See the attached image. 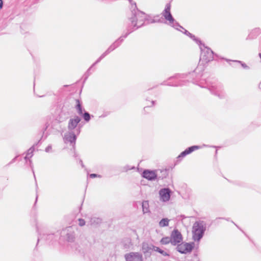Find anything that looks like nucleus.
<instances>
[{
	"instance_id": "obj_51",
	"label": "nucleus",
	"mask_w": 261,
	"mask_h": 261,
	"mask_svg": "<svg viewBox=\"0 0 261 261\" xmlns=\"http://www.w3.org/2000/svg\"><path fill=\"white\" fill-rule=\"evenodd\" d=\"M84 82L88 79V77H89V75H88L87 74H86V73H85L84 74Z\"/></svg>"
},
{
	"instance_id": "obj_21",
	"label": "nucleus",
	"mask_w": 261,
	"mask_h": 261,
	"mask_svg": "<svg viewBox=\"0 0 261 261\" xmlns=\"http://www.w3.org/2000/svg\"><path fill=\"white\" fill-rule=\"evenodd\" d=\"M122 245L124 249H128L133 246L132 240L130 238H125L122 241Z\"/></svg>"
},
{
	"instance_id": "obj_50",
	"label": "nucleus",
	"mask_w": 261,
	"mask_h": 261,
	"mask_svg": "<svg viewBox=\"0 0 261 261\" xmlns=\"http://www.w3.org/2000/svg\"><path fill=\"white\" fill-rule=\"evenodd\" d=\"M108 114H109V113H104V114H102L99 117L104 118V117H106L107 116H108Z\"/></svg>"
},
{
	"instance_id": "obj_35",
	"label": "nucleus",
	"mask_w": 261,
	"mask_h": 261,
	"mask_svg": "<svg viewBox=\"0 0 261 261\" xmlns=\"http://www.w3.org/2000/svg\"><path fill=\"white\" fill-rule=\"evenodd\" d=\"M189 154V153H188V152H187L186 149H185L184 151H182V152H181L180 153V154L178 156L177 158L178 159L183 158H184L185 156H186L187 155H188Z\"/></svg>"
},
{
	"instance_id": "obj_7",
	"label": "nucleus",
	"mask_w": 261,
	"mask_h": 261,
	"mask_svg": "<svg viewBox=\"0 0 261 261\" xmlns=\"http://www.w3.org/2000/svg\"><path fill=\"white\" fill-rule=\"evenodd\" d=\"M81 121V118L78 116H75L74 118H70L68 123V130L74 132L76 134H80L82 126L79 123Z\"/></svg>"
},
{
	"instance_id": "obj_59",
	"label": "nucleus",
	"mask_w": 261,
	"mask_h": 261,
	"mask_svg": "<svg viewBox=\"0 0 261 261\" xmlns=\"http://www.w3.org/2000/svg\"><path fill=\"white\" fill-rule=\"evenodd\" d=\"M241 231H242L243 233H244V231L243 230H241Z\"/></svg>"
},
{
	"instance_id": "obj_41",
	"label": "nucleus",
	"mask_w": 261,
	"mask_h": 261,
	"mask_svg": "<svg viewBox=\"0 0 261 261\" xmlns=\"http://www.w3.org/2000/svg\"><path fill=\"white\" fill-rule=\"evenodd\" d=\"M158 252L164 256H169L170 255L168 253L162 249H161Z\"/></svg>"
},
{
	"instance_id": "obj_63",
	"label": "nucleus",
	"mask_w": 261,
	"mask_h": 261,
	"mask_svg": "<svg viewBox=\"0 0 261 261\" xmlns=\"http://www.w3.org/2000/svg\"><path fill=\"white\" fill-rule=\"evenodd\" d=\"M39 142H40V141H38V142L37 144H36V145H37V144H38Z\"/></svg>"
},
{
	"instance_id": "obj_60",
	"label": "nucleus",
	"mask_w": 261,
	"mask_h": 261,
	"mask_svg": "<svg viewBox=\"0 0 261 261\" xmlns=\"http://www.w3.org/2000/svg\"><path fill=\"white\" fill-rule=\"evenodd\" d=\"M241 231H242L243 233H244V231L243 230H241Z\"/></svg>"
},
{
	"instance_id": "obj_55",
	"label": "nucleus",
	"mask_w": 261,
	"mask_h": 261,
	"mask_svg": "<svg viewBox=\"0 0 261 261\" xmlns=\"http://www.w3.org/2000/svg\"><path fill=\"white\" fill-rule=\"evenodd\" d=\"M38 197V195H36V200H35V202L34 205H35V204H36V202H37V201Z\"/></svg>"
},
{
	"instance_id": "obj_31",
	"label": "nucleus",
	"mask_w": 261,
	"mask_h": 261,
	"mask_svg": "<svg viewBox=\"0 0 261 261\" xmlns=\"http://www.w3.org/2000/svg\"><path fill=\"white\" fill-rule=\"evenodd\" d=\"M189 37L191 38L193 40H194L197 44H198L199 47L200 45H202L203 44L201 42L200 39L196 38L194 35L192 34L191 35H190Z\"/></svg>"
},
{
	"instance_id": "obj_49",
	"label": "nucleus",
	"mask_w": 261,
	"mask_h": 261,
	"mask_svg": "<svg viewBox=\"0 0 261 261\" xmlns=\"http://www.w3.org/2000/svg\"><path fill=\"white\" fill-rule=\"evenodd\" d=\"M101 60V59L99 57L97 60L92 65V66H94V65H95L96 64H97L98 63H99L100 61Z\"/></svg>"
},
{
	"instance_id": "obj_4",
	"label": "nucleus",
	"mask_w": 261,
	"mask_h": 261,
	"mask_svg": "<svg viewBox=\"0 0 261 261\" xmlns=\"http://www.w3.org/2000/svg\"><path fill=\"white\" fill-rule=\"evenodd\" d=\"M206 87L212 94L218 96L219 98H224L226 97V94L221 84L219 83H207Z\"/></svg>"
},
{
	"instance_id": "obj_57",
	"label": "nucleus",
	"mask_w": 261,
	"mask_h": 261,
	"mask_svg": "<svg viewBox=\"0 0 261 261\" xmlns=\"http://www.w3.org/2000/svg\"><path fill=\"white\" fill-rule=\"evenodd\" d=\"M226 220L229 221V218H227V219H225Z\"/></svg>"
},
{
	"instance_id": "obj_47",
	"label": "nucleus",
	"mask_w": 261,
	"mask_h": 261,
	"mask_svg": "<svg viewBox=\"0 0 261 261\" xmlns=\"http://www.w3.org/2000/svg\"><path fill=\"white\" fill-rule=\"evenodd\" d=\"M161 249L159 247L153 245L152 250L158 252Z\"/></svg>"
},
{
	"instance_id": "obj_32",
	"label": "nucleus",
	"mask_w": 261,
	"mask_h": 261,
	"mask_svg": "<svg viewBox=\"0 0 261 261\" xmlns=\"http://www.w3.org/2000/svg\"><path fill=\"white\" fill-rule=\"evenodd\" d=\"M178 31H179L183 33L184 34L188 36H189L190 35H191V33H190L189 32H188L187 30H186L185 28H184L182 27H181L180 24L179 26L178 27Z\"/></svg>"
},
{
	"instance_id": "obj_26",
	"label": "nucleus",
	"mask_w": 261,
	"mask_h": 261,
	"mask_svg": "<svg viewBox=\"0 0 261 261\" xmlns=\"http://www.w3.org/2000/svg\"><path fill=\"white\" fill-rule=\"evenodd\" d=\"M143 213H147L149 212V204L147 201H144L142 204Z\"/></svg>"
},
{
	"instance_id": "obj_23",
	"label": "nucleus",
	"mask_w": 261,
	"mask_h": 261,
	"mask_svg": "<svg viewBox=\"0 0 261 261\" xmlns=\"http://www.w3.org/2000/svg\"><path fill=\"white\" fill-rule=\"evenodd\" d=\"M225 60L226 61L232 62L236 63V64H238L239 65H241L242 66V67L244 69H248L249 68V67L245 63H243L242 61H238V60H229V59H225Z\"/></svg>"
},
{
	"instance_id": "obj_8",
	"label": "nucleus",
	"mask_w": 261,
	"mask_h": 261,
	"mask_svg": "<svg viewBox=\"0 0 261 261\" xmlns=\"http://www.w3.org/2000/svg\"><path fill=\"white\" fill-rule=\"evenodd\" d=\"M176 250L181 254L190 253L194 247V243L183 242L176 245Z\"/></svg>"
},
{
	"instance_id": "obj_33",
	"label": "nucleus",
	"mask_w": 261,
	"mask_h": 261,
	"mask_svg": "<svg viewBox=\"0 0 261 261\" xmlns=\"http://www.w3.org/2000/svg\"><path fill=\"white\" fill-rule=\"evenodd\" d=\"M35 145L32 146L30 148H29L28 150L27 155L29 156L30 158H32L33 155V152L35 150L34 148Z\"/></svg>"
},
{
	"instance_id": "obj_15",
	"label": "nucleus",
	"mask_w": 261,
	"mask_h": 261,
	"mask_svg": "<svg viewBox=\"0 0 261 261\" xmlns=\"http://www.w3.org/2000/svg\"><path fill=\"white\" fill-rule=\"evenodd\" d=\"M124 34L120 36L108 47V50L110 53L118 47L121 44L124 40V38H126L124 37Z\"/></svg>"
},
{
	"instance_id": "obj_19",
	"label": "nucleus",
	"mask_w": 261,
	"mask_h": 261,
	"mask_svg": "<svg viewBox=\"0 0 261 261\" xmlns=\"http://www.w3.org/2000/svg\"><path fill=\"white\" fill-rule=\"evenodd\" d=\"M76 106H75V109L77 111V113L80 115H83V111H85V110L83 108L82 104L81 103V101L79 99H76Z\"/></svg>"
},
{
	"instance_id": "obj_22",
	"label": "nucleus",
	"mask_w": 261,
	"mask_h": 261,
	"mask_svg": "<svg viewBox=\"0 0 261 261\" xmlns=\"http://www.w3.org/2000/svg\"><path fill=\"white\" fill-rule=\"evenodd\" d=\"M101 222V219L99 218L93 217L90 218L89 223L91 225H97Z\"/></svg>"
},
{
	"instance_id": "obj_11",
	"label": "nucleus",
	"mask_w": 261,
	"mask_h": 261,
	"mask_svg": "<svg viewBox=\"0 0 261 261\" xmlns=\"http://www.w3.org/2000/svg\"><path fill=\"white\" fill-rule=\"evenodd\" d=\"M79 134H76L74 132L69 131L66 133L64 135V140L65 142H70L72 144L73 148L75 147V142L77 138V136Z\"/></svg>"
},
{
	"instance_id": "obj_29",
	"label": "nucleus",
	"mask_w": 261,
	"mask_h": 261,
	"mask_svg": "<svg viewBox=\"0 0 261 261\" xmlns=\"http://www.w3.org/2000/svg\"><path fill=\"white\" fill-rule=\"evenodd\" d=\"M200 148V146H197V145H194L192 146L191 147H189L186 149V150L188 153L190 154L192 153L193 151H194L195 150L198 149Z\"/></svg>"
},
{
	"instance_id": "obj_3",
	"label": "nucleus",
	"mask_w": 261,
	"mask_h": 261,
	"mask_svg": "<svg viewBox=\"0 0 261 261\" xmlns=\"http://www.w3.org/2000/svg\"><path fill=\"white\" fill-rule=\"evenodd\" d=\"M206 230V223L203 221H196L192 228V238L195 241H199Z\"/></svg>"
},
{
	"instance_id": "obj_25",
	"label": "nucleus",
	"mask_w": 261,
	"mask_h": 261,
	"mask_svg": "<svg viewBox=\"0 0 261 261\" xmlns=\"http://www.w3.org/2000/svg\"><path fill=\"white\" fill-rule=\"evenodd\" d=\"M170 237H165L161 239L160 242L162 245H167L170 243L171 244V241Z\"/></svg>"
},
{
	"instance_id": "obj_64",
	"label": "nucleus",
	"mask_w": 261,
	"mask_h": 261,
	"mask_svg": "<svg viewBox=\"0 0 261 261\" xmlns=\"http://www.w3.org/2000/svg\"><path fill=\"white\" fill-rule=\"evenodd\" d=\"M260 44L261 45V41H260Z\"/></svg>"
},
{
	"instance_id": "obj_46",
	"label": "nucleus",
	"mask_w": 261,
	"mask_h": 261,
	"mask_svg": "<svg viewBox=\"0 0 261 261\" xmlns=\"http://www.w3.org/2000/svg\"><path fill=\"white\" fill-rule=\"evenodd\" d=\"M52 149V147H51V145H49L48 146H47V147L45 148V151L46 152H49L51 151Z\"/></svg>"
},
{
	"instance_id": "obj_36",
	"label": "nucleus",
	"mask_w": 261,
	"mask_h": 261,
	"mask_svg": "<svg viewBox=\"0 0 261 261\" xmlns=\"http://www.w3.org/2000/svg\"><path fill=\"white\" fill-rule=\"evenodd\" d=\"M110 52L108 50V49L103 53H102L99 58L102 60L106 56H107L108 54H109Z\"/></svg>"
},
{
	"instance_id": "obj_27",
	"label": "nucleus",
	"mask_w": 261,
	"mask_h": 261,
	"mask_svg": "<svg viewBox=\"0 0 261 261\" xmlns=\"http://www.w3.org/2000/svg\"><path fill=\"white\" fill-rule=\"evenodd\" d=\"M146 100L147 101H148V102H149V103H148V104L147 105V106H145V107L144 108L143 110H144V112H146V109H148V108L153 107V106L155 105V102H156L155 100H151V101H150V100L148 99V98H147L146 99Z\"/></svg>"
},
{
	"instance_id": "obj_17",
	"label": "nucleus",
	"mask_w": 261,
	"mask_h": 261,
	"mask_svg": "<svg viewBox=\"0 0 261 261\" xmlns=\"http://www.w3.org/2000/svg\"><path fill=\"white\" fill-rule=\"evenodd\" d=\"M37 230L38 231V232L39 233V236L38 237V242L40 240H50L51 241L54 239H55V236L54 234H53V233L48 234L46 235L43 234L41 235V233L39 232V229L37 227Z\"/></svg>"
},
{
	"instance_id": "obj_62",
	"label": "nucleus",
	"mask_w": 261,
	"mask_h": 261,
	"mask_svg": "<svg viewBox=\"0 0 261 261\" xmlns=\"http://www.w3.org/2000/svg\"><path fill=\"white\" fill-rule=\"evenodd\" d=\"M241 231H242L243 233H244V231L243 230H241Z\"/></svg>"
},
{
	"instance_id": "obj_20",
	"label": "nucleus",
	"mask_w": 261,
	"mask_h": 261,
	"mask_svg": "<svg viewBox=\"0 0 261 261\" xmlns=\"http://www.w3.org/2000/svg\"><path fill=\"white\" fill-rule=\"evenodd\" d=\"M69 115L68 112H65L63 109L61 110V113L59 115L58 120L59 121V122H62L64 121L66 118H67L68 116Z\"/></svg>"
},
{
	"instance_id": "obj_54",
	"label": "nucleus",
	"mask_w": 261,
	"mask_h": 261,
	"mask_svg": "<svg viewBox=\"0 0 261 261\" xmlns=\"http://www.w3.org/2000/svg\"><path fill=\"white\" fill-rule=\"evenodd\" d=\"M80 164H81V165H82V167H84V164H83V161H82L81 160H80Z\"/></svg>"
},
{
	"instance_id": "obj_42",
	"label": "nucleus",
	"mask_w": 261,
	"mask_h": 261,
	"mask_svg": "<svg viewBox=\"0 0 261 261\" xmlns=\"http://www.w3.org/2000/svg\"><path fill=\"white\" fill-rule=\"evenodd\" d=\"M19 157V155H16L15 158H14L7 165V166H10L12 164L15 163L17 160V158Z\"/></svg>"
},
{
	"instance_id": "obj_34",
	"label": "nucleus",
	"mask_w": 261,
	"mask_h": 261,
	"mask_svg": "<svg viewBox=\"0 0 261 261\" xmlns=\"http://www.w3.org/2000/svg\"><path fill=\"white\" fill-rule=\"evenodd\" d=\"M189 154V153H188V152H187L186 149H185L184 151H182V152H181L180 153V154L178 156L177 158L178 159L183 158H184L185 156H186L187 155H188Z\"/></svg>"
},
{
	"instance_id": "obj_53",
	"label": "nucleus",
	"mask_w": 261,
	"mask_h": 261,
	"mask_svg": "<svg viewBox=\"0 0 261 261\" xmlns=\"http://www.w3.org/2000/svg\"><path fill=\"white\" fill-rule=\"evenodd\" d=\"M30 158L29 156L26 155V156L24 157L25 160L27 162V160H29Z\"/></svg>"
},
{
	"instance_id": "obj_48",
	"label": "nucleus",
	"mask_w": 261,
	"mask_h": 261,
	"mask_svg": "<svg viewBox=\"0 0 261 261\" xmlns=\"http://www.w3.org/2000/svg\"><path fill=\"white\" fill-rule=\"evenodd\" d=\"M93 67V66H91L87 71V72L85 73L88 75H90L91 74L90 70H91L92 68Z\"/></svg>"
},
{
	"instance_id": "obj_45",
	"label": "nucleus",
	"mask_w": 261,
	"mask_h": 261,
	"mask_svg": "<svg viewBox=\"0 0 261 261\" xmlns=\"http://www.w3.org/2000/svg\"><path fill=\"white\" fill-rule=\"evenodd\" d=\"M227 62H228L229 63V65H231L233 67H237L238 66H239V65L236 64V63H234L232 62H230V61H227Z\"/></svg>"
},
{
	"instance_id": "obj_37",
	"label": "nucleus",
	"mask_w": 261,
	"mask_h": 261,
	"mask_svg": "<svg viewBox=\"0 0 261 261\" xmlns=\"http://www.w3.org/2000/svg\"><path fill=\"white\" fill-rule=\"evenodd\" d=\"M110 52L108 50V49L103 53H102L99 58L102 60L106 56H107L108 54H109Z\"/></svg>"
},
{
	"instance_id": "obj_12",
	"label": "nucleus",
	"mask_w": 261,
	"mask_h": 261,
	"mask_svg": "<svg viewBox=\"0 0 261 261\" xmlns=\"http://www.w3.org/2000/svg\"><path fill=\"white\" fill-rule=\"evenodd\" d=\"M126 261H142V255L138 252H130L125 255Z\"/></svg>"
},
{
	"instance_id": "obj_9",
	"label": "nucleus",
	"mask_w": 261,
	"mask_h": 261,
	"mask_svg": "<svg viewBox=\"0 0 261 261\" xmlns=\"http://www.w3.org/2000/svg\"><path fill=\"white\" fill-rule=\"evenodd\" d=\"M171 245L175 246L177 244L182 243L183 237L181 232L176 228L174 229L170 233Z\"/></svg>"
},
{
	"instance_id": "obj_13",
	"label": "nucleus",
	"mask_w": 261,
	"mask_h": 261,
	"mask_svg": "<svg viewBox=\"0 0 261 261\" xmlns=\"http://www.w3.org/2000/svg\"><path fill=\"white\" fill-rule=\"evenodd\" d=\"M171 190L169 188L162 189L159 191L161 200L164 202H167L170 198Z\"/></svg>"
},
{
	"instance_id": "obj_39",
	"label": "nucleus",
	"mask_w": 261,
	"mask_h": 261,
	"mask_svg": "<svg viewBox=\"0 0 261 261\" xmlns=\"http://www.w3.org/2000/svg\"><path fill=\"white\" fill-rule=\"evenodd\" d=\"M89 177H90L91 178H95V177H98V178L101 177V175L95 174V173L90 174H89Z\"/></svg>"
},
{
	"instance_id": "obj_24",
	"label": "nucleus",
	"mask_w": 261,
	"mask_h": 261,
	"mask_svg": "<svg viewBox=\"0 0 261 261\" xmlns=\"http://www.w3.org/2000/svg\"><path fill=\"white\" fill-rule=\"evenodd\" d=\"M170 221V220L168 218H163L160 222H159V226L161 227H164L166 226H168L169 225V222Z\"/></svg>"
},
{
	"instance_id": "obj_52",
	"label": "nucleus",
	"mask_w": 261,
	"mask_h": 261,
	"mask_svg": "<svg viewBox=\"0 0 261 261\" xmlns=\"http://www.w3.org/2000/svg\"><path fill=\"white\" fill-rule=\"evenodd\" d=\"M3 6V2L2 0H0V8H2Z\"/></svg>"
},
{
	"instance_id": "obj_30",
	"label": "nucleus",
	"mask_w": 261,
	"mask_h": 261,
	"mask_svg": "<svg viewBox=\"0 0 261 261\" xmlns=\"http://www.w3.org/2000/svg\"><path fill=\"white\" fill-rule=\"evenodd\" d=\"M81 116H83L84 119L86 122L89 121V120L91 119V116H90V114L86 111H85L84 112V113L83 114V115H82Z\"/></svg>"
},
{
	"instance_id": "obj_38",
	"label": "nucleus",
	"mask_w": 261,
	"mask_h": 261,
	"mask_svg": "<svg viewBox=\"0 0 261 261\" xmlns=\"http://www.w3.org/2000/svg\"><path fill=\"white\" fill-rule=\"evenodd\" d=\"M110 52L108 50V49L103 53H102L99 58L102 60L106 56H107L108 54H109Z\"/></svg>"
},
{
	"instance_id": "obj_58",
	"label": "nucleus",
	"mask_w": 261,
	"mask_h": 261,
	"mask_svg": "<svg viewBox=\"0 0 261 261\" xmlns=\"http://www.w3.org/2000/svg\"><path fill=\"white\" fill-rule=\"evenodd\" d=\"M217 152H218V151H217V150H216V152H215L216 154H217Z\"/></svg>"
},
{
	"instance_id": "obj_5",
	"label": "nucleus",
	"mask_w": 261,
	"mask_h": 261,
	"mask_svg": "<svg viewBox=\"0 0 261 261\" xmlns=\"http://www.w3.org/2000/svg\"><path fill=\"white\" fill-rule=\"evenodd\" d=\"M201 50L200 61L202 63H207L214 59V53L211 49L205 45L204 44L200 45Z\"/></svg>"
},
{
	"instance_id": "obj_1",
	"label": "nucleus",
	"mask_w": 261,
	"mask_h": 261,
	"mask_svg": "<svg viewBox=\"0 0 261 261\" xmlns=\"http://www.w3.org/2000/svg\"><path fill=\"white\" fill-rule=\"evenodd\" d=\"M200 68H201L200 71L203 70V67L201 68L200 66H198L192 72L176 74L173 76L170 77L168 79V81L163 82L161 85L178 87L187 85L190 82L196 83L202 75V73L198 72Z\"/></svg>"
},
{
	"instance_id": "obj_56",
	"label": "nucleus",
	"mask_w": 261,
	"mask_h": 261,
	"mask_svg": "<svg viewBox=\"0 0 261 261\" xmlns=\"http://www.w3.org/2000/svg\"><path fill=\"white\" fill-rule=\"evenodd\" d=\"M232 222L237 226V227L239 228L240 229V228L239 227V226L237 225H236L233 221H232Z\"/></svg>"
},
{
	"instance_id": "obj_10",
	"label": "nucleus",
	"mask_w": 261,
	"mask_h": 261,
	"mask_svg": "<svg viewBox=\"0 0 261 261\" xmlns=\"http://www.w3.org/2000/svg\"><path fill=\"white\" fill-rule=\"evenodd\" d=\"M142 175L144 178L149 180H154L156 179H160L163 178V177L159 176L158 174L155 171L147 169L144 170Z\"/></svg>"
},
{
	"instance_id": "obj_14",
	"label": "nucleus",
	"mask_w": 261,
	"mask_h": 261,
	"mask_svg": "<svg viewBox=\"0 0 261 261\" xmlns=\"http://www.w3.org/2000/svg\"><path fill=\"white\" fill-rule=\"evenodd\" d=\"M261 34V29L259 28H255L252 30H251L247 37H246L247 40H251L257 38Z\"/></svg>"
},
{
	"instance_id": "obj_2",
	"label": "nucleus",
	"mask_w": 261,
	"mask_h": 261,
	"mask_svg": "<svg viewBox=\"0 0 261 261\" xmlns=\"http://www.w3.org/2000/svg\"><path fill=\"white\" fill-rule=\"evenodd\" d=\"M129 1L132 4V16L129 18V22L126 27V32L124 35V37H127L134 31L145 24V20H149L147 16L143 12L137 9L136 4L134 3L133 4L132 0H129Z\"/></svg>"
},
{
	"instance_id": "obj_43",
	"label": "nucleus",
	"mask_w": 261,
	"mask_h": 261,
	"mask_svg": "<svg viewBox=\"0 0 261 261\" xmlns=\"http://www.w3.org/2000/svg\"><path fill=\"white\" fill-rule=\"evenodd\" d=\"M29 162L30 163V167H31V169L32 170V172L33 173L34 176L35 177V179H36L34 171V169H33V164H32V161L31 160L29 159Z\"/></svg>"
},
{
	"instance_id": "obj_6",
	"label": "nucleus",
	"mask_w": 261,
	"mask_h": 261,
	"mask_svg": "<svg viewBox=\"0 0 261 261\" xmlns=\"http://www.w3.org/2000/svg\"><path fill=\"white\" fill-rule=\"evenodd\" d=\"M171 7V6L170 3H167L165 6V9L162 12L161 14L166 20L169 21L168 24L170 25L176 30H178V27L179 26V24L173 17L170 12Z\"/></svg>"
},
{
	"instance_id": "obj_61",
	"label": "nucleus",
	"mask_w": 261,
	"mask_h": 261,
	"mask_svg": "<svg viewBox=\"0 0 261 261\" xmlns=\"http://www.w3.org/2000/svg\"><path fill=\"white\" fill-rule=\"evenodd\" d=\"M241 231H242L243 233H244V231L243 230H241Z\"/></svg>"
},
{
	"instance_id": "obj_16",
	"label": "nucleus",
	"mask_w": 261,
	"mask_h": 261,
	"mask_svg": "<svg viewBox=\"0 0 261 261\" xmlns=\"http://www.w3.org/2000/svg\"><path fill=\"white\" fill-rule=\"evenodd\" d=\"M70 227L67 228L62 230L61 233L62 234H65L66 236L67 240L68 242H72L74 239V233L71 231H69Z\"/></svg>"
},
{
	"instance_id": "obj_28",
	"label": "nucleus",
	"mask_w": 261,
	"mask_h": 261,
	"mask_svg": "<svg viewBox=\"0 0 261 261\" xmlns=\"http://www.w3.org/2000/svg\"><path fill=\"white\" fill-rule=\"evenodd\" d=\"M147 18L149 20H145V22H146L145 24H148L150 23H153L156 22L160 23L162 22L161 19H159L158 20H156L155 18H149V16H147Z\"/></svg>"
},
{
	"instance_id": "obj_44",
	"label": "nucleus",
	"mask_w": 261,
	"mask_h": 261,
	"mask_svg": "<svg viewBox=\"0 0 261 261\" xmlns=\"http://www.w3.org/2000/svg\"><path fill=\"white\" fill-rule=\"evenodd\" d=\"M49 124L48 122H46L45 124V125L43 128V133H44V132L47 129V128L49 127Z\"/></svg>"
},
{
	"instance_id": "obj_40",
	"label": "nucleus",
	"mask_w": 261,
	"mask_h": 261,
	"mask_svg": "<svg viewBox=\"0 0 261 261\" xmlns=\"http://www.w3.org/2000/svg\"><path fill=\"white\" fill-rule=\"evenodd\" d=\"M78 221H79V225L80 226H83L85 225V221L82 219V218H80L78 219Z\"/></svg>"
},
{
	"instance_id": "obj_18",
	"label": "nucleus",
	"mask_w": 261,
	"mask_h": 261,
	"mask_svg": "<svg viewBox=\"0 0 261 261\" xmlns=\"http://www.w3.org/2000/svg\"><path fill=\"white\" fill-rule=\"evenodd\" d=\"M152 247L153 245L152 244H149L146 242L142 243V249L144 254L150 252L151 250H152Z\"/></svg>"
}]
</instances>
